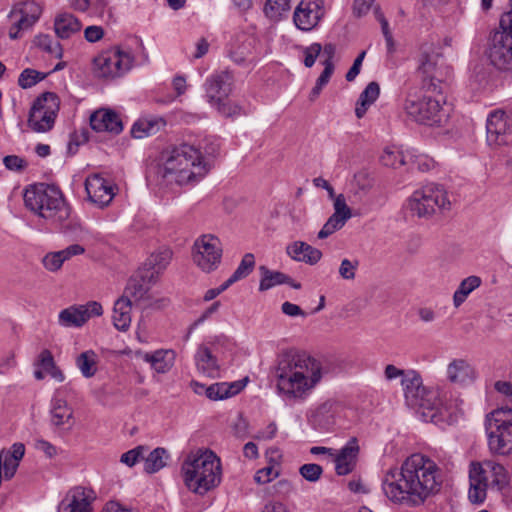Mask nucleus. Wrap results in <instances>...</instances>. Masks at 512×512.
Wrapping results in <instances>:
<instances>
[{
	"mask_svg": "<svg viewBox=\"0 0 512 512\" xmlns=\"http://www.w3.org/2000/svg\"><path fill=\"white\" fill-rule=\"evenodd\" d=\"M172 258V252L169 249L159 250L152 253L141 268L144 272H150L155 276V281L159 275L167 268Z\"/></svg>",
	"mask_w": 512,
	"mask_h": 512,
	"instance_id": "36",
	"label": "nucleus"
},
{
	"mask_svg": "<svg viewBox=\"0 0 512 512\" xmlns=\"http://www.w3.org/2000/svg\"><path fill=\"white\" fill-rule=\"evenodd\" d=\"M60 108L59 97L53 92L38 96L30 109L28 126L35 132L44 133L54 126Z\"/></svg>",
	"mask_w": 512,
	"mask_h": 512,
	"instance_id": "12",
	"label": "nucleus"
},
{
	"mask_svg": "<svg viewBox=\"0 0 512 512\" xmlns=\"http://www.w3.org/2000/svg\"><path fill=\"white\" fill-rule=\"evenodd\" d=\"M169 454L166 449L162 447L155 448L149 455L144 458V471L148 474H153L166 466Z\"/></svg>",
	"mask_w": 512,
	"mask_h": 512,
	"instance_id": "42",
	"label": "nucleus"
},
{
	"mask_svg": "<svg viewBox=\"0 0 512 512\" xmlns=\"http://www.w3.org/2000/svg\"><path fill=\"white\" fill-rule=\"evenodd\" d=\"M358 453V441L353 437L348 440L338 453H334L333 455L336 474L344 476L351 473L356 466Z\"/></svg>",
	"mask_w": 512,
	"mask_h": 512,
	"instance_id": "25",
	"label": "nucleus"
},
{
	"mask_svg": "<svg viewBox=\"0 0 512 512\" xmlns=\"http://www.w3.org/2000/svg\"><path fill=\"white\" fill-rule=\"evenodd\" d=\"M54 32L60 39H70L80 33L81 21L69 12H59L53 22Z\"/></svg>",
	"mask_w": 512,
	"mask_h": 512,
	"instance_id": "30",
	"label": "nucleus"
},
{
	"mask_svg": "<svg viewBox=\"0 0 512 512\" xmlns=\"http://www.w3.org/2000/svg\"><path fill=\"white\" fill-rule=\"evenodd\" d=\"M446 104L441 92H427L418 94L409 92L403 103V110L411 120L427 125L442 126L449 118V110L444 106Z\"/></svg>",
	"mask_w": 512,
	"mask_h": 512,
	"instance_id": "8",
	"label": "nucleus"
},
{
	"mask_svg": "<svg viewBox=\"0 0 512 512\" xmlns=\"http://www.w3.org/2000/svg\"><path fill=\"white\" fill-rule=\"evenodd\" d=\"M0 461H1V470L4 471V478L10 480L14 477L18 467L19 462L13 458H11L10 454H6V450L2 449L0 451Z\"/></svg>",
	"mask_w": 512,
	"mask_h": 512,
	"instance_id": "53",
	"label": "nucleus"
},
{
	"mask_svg": "<svg viewBox=\"0 0 512 512\" xmlns=\"http://www.w3.org/2000/svg\"><path fill=\"white\" fill-rule=\"evenodd\" d=\"M365 54H366V52L362 51L356 57V59L353 62V65L351 66V68L346 73L345 77H346L347 81H349V82L353 81L357 77V75L360 73L361 65H362V62L364 60Z\"/></svg>",
	"mask_w": 512,
	"mask_h": 512,
	"instance_id": "64",
	"label": "nucleus"
},
{
	"mask_svg": "<svg viewBox=\"0 0 512 512\" xmlns=\"http://www.w3.org/2000/svg\"><path fill=\"white\" fill-rule=\"evenodd\" d=\"M203 346H206L210 351L218 355L229 349L232 345L231 339L223 334L208 337Z\"/></svg>",
	"mask_w": 512,
	"mask_h": 512,
	"instance_id": "48",
	"label": "nucleus"
},
{
	"mask_svg": "<svg viewBox=\"0 0 512 512\" xmlns=\"http://www.w3.org/2000/svg\"><path fill=\"white\" fill-rule=\"evenodd\" d=\"M468 499L473 504H481L487 497V491H502L509 483L506 468L494 461L471 462L469 466Z\"/></svg>",
	"mask_w": 512,
	"mask_h": 512,
	"instance_id": "7",
	"label": "nucleus"
},
{
	"mask_svg": "<svg viewBox=\"0 0 512 512\" xmlns=\"http://www.w3.org/2000/svg\"><path fill=\"white\" fill-rule=\"evenodd\" d=\"M42 7L39 3L28 0L16 4L8 17L11 21L9 37L16 40L21 37V32L29 30L39 20Z\"/></svg>",
	"mask_w": 512,
	"mask_h": 512,
	"instance_id": "15",
	"label": "nucleus"
},
{
	"mask_svg": "<svg viewBox=\"0 0 512 512\" xmlns=\"http://www.w3.org/2000/svg\"><path fill=\"white\" fill-rule=\"evenodd\" d=\"M442 486L441 470L435 461L417 453L400 468L389 469L382 479L385 496L395 504L417 507L437 494Z\"/></svg>",
	"mask_w": 512,
	"mask_h": 512,
	"instance_id": "1",
	"label": "nucleus"
},
{
	"mask_svg": "<svg viewBox=\"0 0 512 512\" xmlns=\"http://www.w3.org/2000/svg\"><path fill=\"white\" fill-rule=\"evenodd\" d=\"M155 276L150 272L139 269L128 281L124 295L135 303H144V307L151 306L153 297L150 294L151 287L156 283Z\"/></svg>",
	"mask_w": 512,
	"mask_h": 512,
	"instance_id": "18",
	"label": "nucleus"
},
{
	"mask_svg": "<svg viewBox=\"0 0 512 512\" xmlns=\"http://www.w3.org/2000/svg\"><path fill=\"white\" fill-rule=\"evenodd\" d=\"M46 77V74H43L34 69H24L18 78V84L21 88L27 89L36 85L38 82L42 81Z\"/></svg>",
	"mask_w": 512,
	"mask_h": 512,
	"instance_id": "50",
	"label": "nucleus"
},
{
	"mask_svg": "<svg viewBox=\"0 0 512 512\" xmlns=\"http://www.w3.org/2000/svg\"><path fill=\"white\" fill-rule=\"evenodd\" d=\"M255 267V257L252 253H246L236 270L233 274L227 279L228 284L232 285L235 282L246 278Z\"/></svg>",
	"mask_w": 512,
	"mask_h": 512,
	"instance_id": "46",
	"label": "nucleus"
},
{
	"mask_svg": "<svg viewBox=\"0 0 512 512\" xmlns=\"http://www.w3.org/2000/svg\"><path fill=\"white\" fill-rule=\"evenodd\" d=\"M3 163L8 170L20 171L27 165L26 161L17 155H8L3 159Z\"/></svg>",
	"mask_w": 512,
	"mask_h": 512,
	"instance_id": "60",
	"label": "nucleus"
},
{
	"mask_svg": "<svg viewBox=\"0 0 512 512\" xmlns=\"http://www.w3.org/2000/svg\"><path fill=\"white\" fill-rule=\"evenodd\" d=\"M210 105L224 117H237L241 115V107L236 103L228 100V98L226 100L217 101Z\"/></svg>",
	"mask_w": 512,
	"mask_h": 512,
	"instance_id": "52",
	"label": "nucleus"
},
{
	"mask_svg": "<svg viewBox=\"0 0 512 512\" xmlns=\"http://www.w3.org/2000/svg\"><path fill=\"white\" fill-rule=\"evenodd\" d=\"M210 167L202 152L189 144L174 147L162 155L157 177L161 185L194 186L209 172Z\"/></svg>",
	"mask_w": 512,
	"mask_h": 512,
	"instance_id": "3",
	"label": "nucleus"
},
{
	"mask_svg": "<svg viewBox=\"0 0 512 512\" xmlns=\"http://www.w3.org/2000/svg\"><path fill=\"white\" fill-rule=\"evenodd\" d=\"M37 365L57 382H63L65 380V376L63 372L56 366L50 350L44 349L40 352Z\"/></svg>",
	"mask_w": 512,
	"mask_h": 512,
	"instance_id": "43",
	"label": "nucleus"
},
{
	"mask_svg": "<svg viewBox=\"0 0 512 512\" xmlns=\"http://www.w3.org/2000/svg\"><path fill=\"white\" fill-rule=\"evenodd\" d=\"M181 472L187 488L199 495L217 487L222 477L220 459L208 449L190 452L182 463Z\"/></svg>",
	"mask_w": 512,
	"mask_h": 512,
	"instance_id": "5",
	"label": "nucleus"
},
{
	"mask_svg": "<svg viewBox=\"0 0 512 512\" xmlns=\"http://www.w3.org/2000/svg\"><path fill=\"white\" fill-rule=\"evenodd\" d=\"M164 126L165 121L162 118H141L133 124L131 135L134 138L142 139L156 134Z\"/></svg>",
	"mask_w": 512,
	"mask_h": 512,
	"instance_id": "37",
	"label": "nucleus"
},
{
	"mask_svg": "<svg viewBox=\"0 0 512 512\" xmlns=\"http://www.w3.org/2000/svg\"><path fill=\"white\" fill-rule=\"evenodd\" d=\"M34 447L36 450L43 452L48 458H53L57 455V448L44 439H36Z\"/></svg>",
	"mask_w": 512,
	"mask_h": 512,
	"instance_id": "61",
	"label": "nucleus"
},
{
	"mask_svg": "<svg viewBox=\"0 0 512 512\" xmlns=\"http://www.w3.org/2000/svg\"><path fill=\"white\" fill-rule=\"evenodd\" d=\"M447 192L441 185L429 183L413 192L408 200V208L413 215L427 218L436 210L449 208Z\"/></svg>",
	"mask_w": 512,
	"mask_h": 512,
	"instance_id": "11",
	"label": "nucleus"
},
{
	"mask_svg": "<svg viewBox=\"0 0 512 512\" xmlns=\"http://www.w3.org/2000/svg\"><path fill=\"white\" fill-rule=\"evenodd\" d=\"M291 7V0H267L264 6L266 16L277 18Z\"/></svg>",
	"mask_w": 512,
	"mask_h": 512,
	"instance_id": "51",
	"label": "nucleus"
},
{
	"mask_svg": "<svg viewBox=\"0 0 512 512\" xmlns=\"http://www.w3.org/2000/svg\"><path fill=\"white\" fill-rule=\"evenodd\" d=\"M324 15L323 0H301L297 5L293 21L301 31L313 30Z\"/></svg>",
	"mask_w": 512,
	"mask_h": 512,
	"instance_id": "20",
	"label": "nucleus"
},
{
	"mask_svg": "<svg viewBox=\"0 0 512 512\" xmlns=\"http://www.w3.org/2000/svg\"><path fill=\"white\" fill-rule=\"evenodd\" d=\"M485 56L495 69L512 72V11L502 14L499 26L490 32Z\"/></svg>",
	"mask_w": 512,
	"mask_h": 512,
	"instance_id": "9",
	"label": "nucleus"
},
{
	"mask_svg": "<svg viewBox=\"0 0 512 512\" xmlns=\"http://www.w3.org/2000/svg\"><path fill=\"white\" fill-rule=\"evenodd\" d=\"M279 476V472L273 466H267L259 469L255 475L254 480L258 484H267Z\"/></svg>",
	"mask_w": 512,
	"mask_h": 512,
	"instance_id": "57",
	"label": "nucleus"
},
{
	"mask_svg": "<svg viewBox=\"0 0 512 512\" xmlns=\"http://www.w3.org/2000/svg\"><path fill=\"white\" fill-rule=\"evenodd\" d=\"M336 410L334 402L326 401L315 409L309 417V422L318 431H330L335 424Z\"/></svg>",
	"mask_w": 512,
	"mask_h": 512,
	"instance_id": "29",
	"label": "nucleus"
},
{
	"mask_svg": "<svg viewBox=\"0 0 512 512\" xmlns=\"http://www.w3.org/2000/svg\"><path fill=\"white\" fill-rule=\"evenodd\" d=\"M194 361L199 373L210 378L219 376L220 365L217 355L200 344L195 352Z\"/></svg>",
	"mask_w": 512,
	"mask_h": 512,
	"instance_id": "28",
	"label": "nucleus"
},
{
	"mask_svg": "<svg viewBox=\"0 0 512 512\" xmlns=\"http://www.w3.org/2000/svg\"><path fill=\"white\" fill-rule=\"evenodd\" d=\"M145 451L144 446H137L125 453H123L120 457V462L127 465L128 467H133L136 463H138L141 459H144L143 454Z\"/></svg>",
	"mask_w": 512,
	"mask_h": 512,
	"instance_id": "55",
	"label": "nucleus"
},
{
	"mask_svg": "<svg viewBox=\"0 0 512 512\" xmlns=\"http://www.w3.org/2000/svg\"><path fill=\"white\" fill-rule=\"evenodd\" d=\"M441 60L431 45L421 47L417 71L421 75L422 88L427 92H441L443 89Z\"/></svg>",
	"mask_w": 512,
	"mask_h": 512,
	"instance_id": "14",
	"label": "nucleus"
},
{
	"mask_svg": "<svg viewBox=\"0 0 512 512\" xmlns=\"http://www.w3.org/2000/svg\"><path fill=\"white\" fill-rule=\"evenodd\" d=\"M299 474L309 482H317L323 474V469L318 464L307 463L300 466Z\"/></svg>",
	"mask_w": 512,
	"mask_h": 512,
	"instance_id": "54",
	"label": "nucleus"
},
{
	"mask_svg": "<svg viewBox=\"0 0 512 512\" xmlns=\"http://www.w3.org/2000/svg\"><path fill=\"white\" fill-rule=\"evenodd\" d=\"M384 376L388 381L401 377L405 401L409 407L441 410L444 406L439 387L424 386L417 371H405L393 364H388L384 369Z\"/></svg>",
	"mask_w": 512,
	"mask_h": 512,
	"instance_id": "6",
	"label": "nucleus"
},
{
	"mask_svg": "<svg viewBox=\"0 0 512 512\" xmlns=\"http://www.w3.org/2000/svg\"><path fill=\"white\" fill-rule=\"evenodd\" d=\"M245 385L246 382L243 380L211 384L207 387V398L212 401L228 399L242 391Z\"/></svg>",
	"mask_w": 512,
	"mask_h": 512,
	"instance_id": "35",
	"label": "nucleus"
},
{
	"mask_svg": "<svg viewBox=\"0 0 512 512\" xmlns=\"http://www.w3.org/2000/svg\"><path fill=\"white\" fill-rule=\"evenodd\" d=\"M133 61V56L122 49L104 51L94 59V73L99 78L121 77L132 68Z\"/></svg>",
	"mask_w": 512,
	"mask_h": 512,
	"instance_id": "13",
	"label": "nucleus"
},
{
	"mask_svg": "<svg viewBox=\"0 0 512 512\" xmlns=\"http://www.w3.org/2000/svg\"><path fill=\"white\" fill-rule=\"evenodd\" d=\"M333 208L334 213L328 218V220L318 232L319 239H326L336 231L340 230L352 217V211L347 205L343 194L337 195L333 203Z\"/></svg>",
	"mask_w": 512,
	"mask_h": 512,
	"instance_id": "22",
	"label": "nucleus"
},
{
	"mask_svg": "<svg viewBox=\"0 0 512 512\" xmlns=\"http://www.w3.org/2000/svg\"><path fill=\"white\" fill-rule=\"evenodd\" d=\"M63 263H64V261L60 257L58 251L48 253L43 258L44 267L47 270L52 271V272L59 270L61 268V266L63 265Z\"/></svg>",
	"mask_w": 512,
	"mask_h": 512,
	"instance_id": "59",
	"label": "nucleus"
},
{
	"mask_svg": "<svg viewBox=\"0 0 512 512\" xmlns=\"http://www.w3.org/2000/svg\"><path fill=\"white\" fill-rule=\"evenodd\" d=\"M233 75L227 71H216L208 76L204 83L205 97L209 104L226 100L233 88Z\"/></svg>",
	"mask_w": 512,
	"mask_h": 512,
	"instance_id": "21",
	"label": "nucleus"
},
{
	"mask_svg": "<svg viewBox=\"0 0 512 512\" xmlns=\"http://www.w3.org/2000/svg\"><path fill=\"white\" fill-rule=\"evenodd\" d=\"M84 252V247L79 244H73L63 250L58 251L60 257L64 262L69 260L73 256L82 255Z\"/></svg>",
	"mask_w": 512,
	"mask_h": 512,
	"instance_id": "63",
	"label": "nucleus"
},
{
	"mask_svg": "<svg viewBox=\"0 0 512 512\" xmlns=\"http://www.w3.org/2000/svg\"><path fill=\"white\" fill-rule=\"evenodd\" d=\"M90 126L96 132L119 134L123 124L119 116L112 110L100 109L90 116Z\"/></svg>",
	"mask_w": 512,
	"mask_h": 512,
	"instance_id": "27",
	"label": "nucleus"
},
{
	"mask_svg": "<svg viewBox=\"0 0 512 512\" xmlns=\"http://www.w3.org/2000/svg\"><path fill=\"white\" fill-rule=\"evenodd\" d=\"M380 86L377 82H370L366 88L361 92L355 108V115L361 119L368 107H370L379 97Z\"/></svg>",
	"mask_w": 512,
	"mask_h": 512,
	"instance_id": "39",
	"label": "nucleus"
},
{
	"mask_svg": "<svg viewBox=\"0 0 512 512\" xmlns=\"http://www.w3.org/2000/svg\"><path fill=\"white\" fill-rule=\"evenodd\" d=\"M322 65L324 66V69H323L322 73L320 74V76L317 78L315 86L312 88V90L310 92V95H309L310 101H314L319 97L322 89L329 83L330 78H331L332 74L334 73V69H335L334 63H327V64H322Z\"/></svg>",
	"mask_w": 512,
	"mask_h": 512,
	"instance_id": "47",
	"label": "nucleus"
},
{
	"mask_svg": "<svg viewBox=\"0 0 512 512\" xmlns=\"http://www.w3.org/2000/svg\"><path fill=\"white\" fill-rule=\"evenodd\" d=\"M85 190L89 200L100 208L107 206L114 197L111 184L98 174L86 179Z\"/></svg>",
	"mask_w": 512,
	"mask_h": 512,
	"instance_id": "24",
	"label": "nucleus"
},
{
	"mask_svg": "<svg viewBox=\"0 0 512 512\" xmlns=\"http://www.w3.org/2000/svg\"><path fill=\"white\" fill-rule=\"evenodd\" d=\"M137 357L141 358L144 362L149 363L151 368L157 373L168 372L175 359V354L172 350L159 349L154 352H137Z\"/></svg>",
	"mask_w": 512,
	"mask_h": 512,
	"instance_id": "31",
	"label": "nucleus"
},
{
	"mask_svg": "<svg viewBox=\"0 0 512 512\" xmlns=\"http://www.w3.org/2000/svg\"><path fill=\"white\" fill-rule=\"evenodd\" d=\"M511 129L509 117L503 110H494L486 120V139L490 146H501L509 143Z\"/></svg>",
	"mask_w": 512,
	"mask_h": 512,
	"instance_id": "19",
	"label": "nucleus"
},
{
	"mask_svg": "<svg viewBox=\"0 0 512 512\" xmlns=\"http://www.w3.org/2000/svg\"><path fill=\"white\" fill-rule=\"evenodd\" d=\"M485 429L488 447L494 454L507 455L512 452V409L497 408L487 414Z\"/></svg>",
	"mask_w": 512,
	"mask_h": 512,
	"instance_id": "10",
	"label": "nucleus"
},
{
	"mask_svg": "<svg viewBox=\"0 0 512 512\" xmlns=\"http://www.w3.org/2000/svg\"><path fill=\"white\" fill-rule=\"evenodd\" d=\"M93 491L81 486L74 487L58 506V512H92Z\"/></svg>",
	"mask_w": 512,
	"mask_h": 512,
	"instance_id": "23",
	"label": "nucleus"
},
{
	"mask_svg": "<svg viewBox=\"0 0 512 512\" xmlns=\"http://www.w3.org/2000/svg\"><path fill=\"white\" fill-rule=\"evenodd\" d=\"M132 302L127 296L118 298L113 307L112 321L119 331H127L131 325Z\"/></svg>",
	"mask_w": 512,
	"mask_h": 512,
	"instance_id": "33",
	"label": "nucleus"
},
{
	"mask_svg": "<svg viewBox=\"0 0 512 512\" xmlns=\"http://www.w3.org/2000/svg\"><path fill=\"white\" fill-rule=\"evenodd\" d=\"M260 284L259 290L266 291L273 288L276 285L290 284V277L280 271H273L268 269L266 266H260Z\"/></svg>",
	"mask_w": 512,
	"mask_h": 512,
	"instance_id": "40",
	"label": "nucleus"
},
{
	"mask_svg": "<svg viewBox=\"0 0 512 512\" xmlns=\"http://www.w3.org/2000/svg\"><path fill=\"white\" fill-rule=\"evenodd\" d=\"M76 366L84 377L90 378L94 376L97 371V356L95 352L92 350L82 352L76 358Z\"/></svg>",
	"mask_w": 512,
	"mask_h": 512,
	"instance_id": "44",
	"label": "nucleus"
},
{
	"mask_svg": "<svg viewBox=\"0 0 512 512\" xmlns=\"http://www.w3.org/2000/svg\"><path fill=\"white\" fill-rule=\"evenodd\" d=\"M358 268V261H351L347 258L341 261L339 267V274L345 280H352L355 278V273Z\"/></svg>",
	"mask_w": 512,
	"mask_h": 512,
	"instance_id": "58",
	"label": "nucleus"
},
{
	"mask_svg": "<svg viewBox=\"0 0 512 512\" xmlns=\"http://www.w3.org/2000/svg\"><path fill=\"white\" fill-rule=\"evenodd\" d=\"M482 283V280L480 277L472 275L465 279H463L458 286L457 290L454 292L453 295V304L456 308L460 307L469 294L473 292L475 289H477Z\"/></svg>",
	"mask_w": 512,
	"mask_h": 512,
	"instance_id": "41",
	"label": "nucleus"
},
{
	"mask_svg": "<svg viewBox=\"0 0 512 512\" xmlns=\"http://www.w3.org/2000/svg\"><path fill=\"white\" fill-rule=\"evenodd\" d=\"M23 197L27 209L61 231L67 233L76 228L77 224L70 219L71 208L58 186L32 184L25 189Z\"/></svg>",
	"mask_w": 512,
	"mask_h": 512,
	"instance_id": "4",
	"label": "nucleus"
},
{
	"mask_svg": "<svg viewBox=\"0 0 512 512\" xmlns=\"http://www.w3.org/2000/svg\"><path fill=\"white\" fill-rule=\"evenodd\" d=\"M275 377L277 391L283 399L303 401L321 381L322 368L307 354L288 351L278 358Z\"/></svg>",
	"mask_w": 512,
	"mask_h": 512,
	"instance_id": "2",
	"label": "nucleus"
},
{
	"mask_svg": "<svg viewBox=\"0 0 512 512\" xmlns=\"http://www.w3.org/2000/svg\"><path fill=\"white\" fill-rule=\"evenodd\" d=\"M222 258L220 240L211 234L202 235L194 243V263L204 272L215 270Z\"/></svg>",
	"mask_w": 512,
	"mask_h": 512,
	"instance_id": "16",
	"label": "nucleus"
},
{
	"mask_svg": "<svg viewBox=\"0 0 512 512\" xmlns=\"http://www.w3.org/2000/svg\"><path fill=\"white\" fill-rule=\"evenodd\" d=\"M103 314L102 305L97 301H90L84 305H72L59 312L58 323L65 328H80L90 318Z\"/></svg>",
	"mask_w": 512,
	"mask_h": 512,
	"instance_id": "17",
	"label": "nucleus"
},
{
	"mask_svg": "<svg viewBox=\"0 0 512 512\" xmlns=\"http://www.w3.org/2000/svg\"><path fill=\"white\" fill-rule=\"evenodd\" d=\"M322 51V46L320 43H312L311 45L305 47L303 49V54H304V65L305 67L307 68H311L317 58L320 56V53Z\"/></svg>",
	"mask_w": 512,
	"mask_h": 512,
	"instance_id": "56",
	"label": "nucleus"
},
{
	"mask_svg": "<svg viewBox=\"0 0 512 512\" xmlns=\"http://www.w3.org/2000/svg\"><path fill=\"white\" fill-rule=\"evenodd\" d=\"M447 379L459 386H468L477 378L475 368L464 359H454L448 366L446 371Z\"/></svg>",
	"mask_w": 512,
	"mask_h": 512,
	"instance_id": "26",
	"label": "nucleus"
},
{
	"mask_svg": "<svg viewBox=\"0 0 512 512\" xmlns=\"http://www.w3.org/2000/svg\"><path fill=\"white\" fill-rule=\"evenodd\" d=\"M286 252L293 260L310 265L316 264L322 257V252L319 249L303 241H295L288 245Z\"/></svg>",
	"mask_w": 512,
	"mask_h": 512,
	"instance_id": "32",
	"label": "nucleus"
},
{
	"mask_svg": "<svg viewBox=\"0 0 512 512\" xmlns=\"http://www.w3.org/2000/svg\"><path fill=\"white\" fill-rule=\"evenodd\" d=\"M408 152L409 150L404 151L401 146H387L380 156V162L387 167L399 168L408 164Z\"/></svg>",
	"mask_w": 512,
	"mask_h": 512,
	"instance_id": "38",
	"label": "nucleus"
},
{
	"mask_svg": "<svg viewBox=\"0 0 512 512\" xmlns=\"http://www.w3.org/2000/svg\"><path fill=\"white\" fill-rule=\"evenodd\" d=\"M34 44L39 49L49 53L55 58H62L63 49L59 42L54 41L53 38L48 34L37 35L34 39Z\"/></svg>",
	"mask_w": 512,
	"mask_h": 512,
	"instance_id": "45",
	"label": "nucleus"
},
{
	"mask_svg": "<svg viewBox=\"0 0 512 512\" xmlns=\"http://www.w3.org/2000/svg\"><path fill=\"white\" fill-rule=\"evenodd\" d=\"M73 410L64 399L54 397L51 401L50 421L57 428L68 425L72 427Z\"/></svg>",
	"mask_w": 512,
	"mask_h": 512,
	"instance_id": "34",
	"label": "nucleus"
},
{
	"mask_svg": "<svg viewBox=\"0 0 512 512\" xmlns=\"http://www.w3.org/2000/svg\"><path fill=\"white\" fill-rule=\"evenodd\" d=\"M104 36V30L101 26H88L84 30V37L85 39L90 43H95L99 40H101Z\"/></svg>",
	"mask_w": 512,
	"mask_h": 512,
	"instance_id": "62",
	"label": "nucleus"
},
{
	"mask_svg": "<svg viewBox=\"0 0 512 512\" xmlns=\"http://www.w3.org/2000/svg\"><path fill=\"white\" fill-rule=\"evenodd\" d=\"M408 166L410 169L414 170L417 169L421 172L429 171L434 167V161L432 158L428 157L427 155L419 154L416 155L413 153V151L408 152Z\"/></svg>",
	"mask_w": 512,
	"mask_h": 512,
	"instance_id": "49",
	"label": "nucleus"
}]
</instances>
